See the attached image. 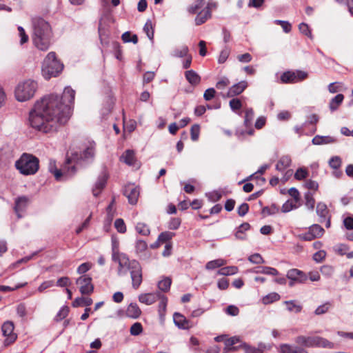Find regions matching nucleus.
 Returning <instances> with one entry per match:
<instances>
[{"label":"nucleus","instance_id":"nucleus-26","mask_svg":"<svg viewBox=\"0 0 353 353\" xmlns=\"http://www.w3.org/2000/svg\"><path fill=\"white\" fill-rule=\"evenodd\" d=\"M141 313V311L137 303H130L126 310V315L132 319H137Z\"/></svg>","mask_w":353,"mask_h":353},{"label":"nucleus","instance_id":"nucleus-25","mask_svg":"<svg viewBox=\"0 0 353 353\" xmlns=\"http://www.w3.org/2000/svg\"><path fill=\"white\" fill-rule=\"evenodd\" d=\"M250 228L248 223L241 224L236 230L234 233L235 238L239 240H245L246 239L245 232Z\"/></svg>","mask_w":353,"mask_h":353},{"label":"nucleus","instance_id":"nucleus-34","mask_svg":"<svg viewBox=\"0 0 353 353\" xmlns=\"http://www.w3.org/2000/svg\"><path fill=\"white\" fill-rule=\"evenodd\" d=\"M92 303V299L89 297H78L72 302V306L74 307L79 306H90Z\"/></svg>","mask_w":353,"mask_h":353},{"label":"nucleus","instance_id":"nucleus-15","mask_svg":"<svg viewBox=\"0 0 353 353\" xmlns=\"http://www.w3.org/2000/svg\"><path fill=\"white\" fill-rule=\"evenodd\" d=\"M280 353H308L307 351L302 347L293 345L288 343L280 345Z\"/></svg>","mask_w":353,"mask_h":353},{"label":"nucleus","instance_id":"nucleus-24","mask_svg":"<svg viewBox=\"0 0 353 353\" xmlns=\"http://www.w3.org/2000/svg\"><path fill=\"white\" fill-rule=\"evenodd\" d=\"M120 160L128 165H134L136 161L135 154L132 150H127L120 157Z\"/></svg>","mask_w":353,"mask_h":353},{"label":"nucleus","instance_id":"nucleus-40","mask_svg":"<svg viewBox=\"0 0 353 353\" xmlns=\"http://www.w3.org/2000/svg\"><path fill=\"white\" fill-rule=\"evenodd\" d=\"M188 51H189V50H188V46H183L180 47L179 48L175 49L172 52V55L175 57L181 58V57H187Z\"/></svg>","mask_w":353,"mask_h":353},{"label":"nucleus","instance_id":"nucleus-56","mask_svg":"<svg viewBox=\"0 0 353 353\" xmlns=\"http://www.w3.org/2000/svg\"><path fill=\"white\" fill-rule=\"evenodd\" d=\"M248 260L251 263H254V264H261V263H265V261H264L263 259L262 258V256L259 254H257V253L251 255L248 258Z\"/></svg>","mask_w":353,"mask_h":353},{"label":"nucleus","instance_id":"nucleus-37","mask_svg":"<svg viewBox=\"0 0 353 353\" xmlns=\"http://www.w3.org/2000/svg\"><path fill=\"white\" fill-rule=\"evenodd\" d=\"M309 230L315 239L322 236L324 234L323 228L318 224H314L310 226Z\"/></svg>","mask_w":353,"mask_h":353},{"label":"nucleus","instance_id":"nucleus-16","mask_svg":"<svg viewBox=\"0 0 353 353\" xmlns=\"http://www.w3.org/2000/svg\"><path fill=\"white\" fill-rule=\"evenodd\" d=\"M337 142L336 138L332 136H320L316 135L312 140L314 145H327L332 144Z\"/></svg>","mask_w":353,"mask_h":353},{"label":"nucleus","instance_id":"nucleus-35","mask_svg":"<svg viewBox=\"0 0 353 353\" xmlns=\"http://www.w3.org/2000/svg\"><path fill=\"white\" fill-rule=\"evenodd\" d=\"M226 261L223 259H218L208 262L205 265L207 270H214L216 268H220L226 264Z\"/></svg>","mask_w":353,"mask_h":353},{"label":"nucleus","instance_id":"nucleus-55","mask_svg":"<svg viewBox=\"0 0 353 353\" xmlns=\"http://www.w3.org/2000/svg\"><path fill=\"white\" fill-rule=\"evenodd\" d=\"M148 248V245L145 241L143 240H138L136 242L135 249L137 253L144 252Z\"/></svg>","mask_w":353,"mask_h":353},{"label":"nucleus","instance_id":"nucleus-29","mask_svg":"<svg viewBox=\"0 0 353 353\" xmlns=\"http://www.w3.org/2000/svg\"><path fill=\"white\" fill-rule=\"evenodd\" d=\"M240 346L246 353H263L265 349V345L262 343H260L258 347H252L246 343H242Z\"/></svg>","mask_w":353,"mask_h":353},{"label":"nucleus","instance_id":"nucleus-21","mask_svg":"<svg viewBox=\"0 0 353 353\" xmlns=\"http://www.w3.org/2000/svg\"><path fill=\"white\" fill-rule=\"evenodd\" d=\"M240 341H241L240 339L238 336H233L230 339H228L225 341V347L223 349V352L225 353H228L230 352H234V351L237 350L238 348L241 346L240 345L239 346H234V345L235 344H236L237 343H239Z\"/></svg>","mask_w":353,"mask_h":353},{"label":"nucleus","instance_id":"nucleus-1","mask_svg":"<svg viewBox=\"0 0 353 353\" xmlns=\"http://www.w3.org/2000/svg\"><path fill=\"white\" fill-rule=\"evenodd\" d=\"M74 97L75 91L70 87L65 88L61 98L57 94L45 96L30 111L29 125L43 133L57 131L69 119Z\"/></svg>","mask_w":353,"mask_h":353},{"label":"nucleus","instance_id":"nucleus-61","mask_svg":"<svg viewBox=\"0 0 353 353\" xmlns=\"http://www.w3.org/2000/svg\"><path fill=\"white\" fill-rule=\"evenodd\" d=\"M230 106L234 111L240 110L242 107V103L239 99H232L230 101Z\"/></svg>","mask_w":353,"mask_h":353},{"label":"nucleus","instance_id":"nucleus-45","mask_svg":"<svg viewBox=\"0 0 353 353\" xmlns=\"http://www.w3.org/2000/svg\"><path fill=\"white\" fill-rule=\"evenodd\" d=\"M174 236V233L171 232H161L157 240L161 243H166L167 241L172 239V238Z\"/></svg>","mask_w":353,"mask_h":353},{"label":"nucleus","instance_id":"nucleus-43","mask_svg":"<svg viewBox=\"0 0 353 353\" xmlns=\"http://www.w3.org/2000/svg\"><path fill=\"white\" fill-rule=\"evenodd\" d=\"M305 206L310 210H312L314 208L315 200L313 195L307 192L305 194Z\"/></svg>","mask_w":353,"mask_h":353},{"label":"nucleus","instance_id":"nucleus-46","mask_svg":"<svg viewBox=\"0 0 353 353\" xmlns=\"http://www.w3.org/2000/svg\"><path fill=\"white\" fill-rule=\"evenodd\" d=\"M200 134V126L198 124H194L191 127L190 134L191 139L193 141H196L199 139Z\"/></svg>","mask_w":353,"mask_h":353},{"label":"nucleus","instance_id":"nucleus-33","mask_svg":"<svg viewBox=\"0 0 353 353\" xmlns=\"http://www.w3.org/2000/svg\"><path fill=\"white\" fill-rule=\"evenodd\" d=\"M295 342L305 347H312L313 336H299L295 339Z\"/></svg>","mask_w":353,"mask_h":353},{"label":"nucleus","instance_id":"nucleus-53","mask_svg":"<svg viewBox=\"0 0 353 353\" xmlns=\"http://www.w3.org/2000/svg\"><path fill=\"white\" fill-rule=\"evenodd\" d=\"M295 208H296L295 203L292 201L288 200L282 205L281 211L286 213Z\"/></svg>","mask_w":353,"mask_h":353},{"label":"nucleus","instance_id":"nucleus-19","mask_svg":"<svg viewBox=\"0 0 353 353\" xmlns=\"http://www.w3.org/2000/svg\"><path fill=\"white\" fill-rule=\"evenodd\" d=\"M286 276L292 281H296L299 283H302L306 279V276L303 272L297 269H291L288 271Z\"/></svg>","mask_w":353,"mask_h":353},{"label":"nucleus","instance_id":"nucleus-64","mask_svg":"<svg viewBox=\"0 0 353 353\" xmlns=\"http://www.w3.org/2000/svg\"><path fill=\"white\" fill-rule=\"evenodd\" d=\"M321 272L326 276H331L334 273V269L330 265H323L321 268Z\"/></svg>","mask_w":353,"mask_h":353},{"label":"nucleus","instance_id":"nucleus-7","mask_svg":"<svg viewBox=\"0 0 353 353\" xmlns=\"http://www.w3.org/2000/svg\"><path fill=\"white\" fill-rule=\"evenodd\" d=\"M63 65L57 59L54 52H49L43 62L42 73L45 79L57 77L63 70Z\"/></svg>","mask_w":353,"mask_h":353},{"label":"nucleus","instance_id":"nucleus-5","mask_svg":"<svg viewBox=\"0 0 353 353\" xmlns=\"http://www.w3.org/2000/svg\"><path fill=\"white\" fill-rule=\"evenodd\" d=\"M215 7L216 5L214 3L205 4L204 0H197L188 8V12L192 14H196L194 19L195 25L201 26L212 17V10Z\"/></svg>","mask_w":353,"mask_h":353},{"label":"nucleus","instance_id":"nucleus-58","mask_svg":"<svg viewBox=\"0 0 353 353\" xmlns=\"http://www.w3.org/2000/svg\"><path fill=\"white\" fill-rule=\"evenodd\" d=\"M19 36L20 37V44L23 45L28 41V36L26 34L25 30L21 27H18Z\"/></svg>","mask_w":353,"mask_h":353},{"label":"nucleus","instance_id":"nucleus-23","mask_svg":"<svg viewBox=\"0 0 353 353\" xmlns=\"http://www.w3.org/2000/svg\"><path fill=\"white\" fill-rule=\"evenodd\" d=\"M316 212L319 216V221L323 223L328 217L329 210L327 205L323 203H319L316 205Z\"/></svg>","mask_w":353,"mask_h":353},{"label":"nucleus","instance_id":"nucleus-30","mask_svg":"<svg viewBox=\"0 0 353 353\" xmlns=\"http://www.w3.org/2000/svg\"><path fill=\"white\" fill-rule=\"evenodd\" d=\"M291 159L289 156L282 157L276 165L278 171L283 172L290 165Z\"/></svg>","mask_w":353,"mask_h":353},{"label":"nucleus","instance_id":"nucleus-48","mask_svg":"<svg viewBox=\"0 0 353 353\" xmlns=\"http://www.w3.org/2000/svg\"><path fill=\"white\" fill-rule=\"evenodd\" d=\"M130 334L132 336H138L143 332V327L140 323H134L130 327Z\"/></svg>","mask_w":353,"mask_h":353},{"label":"nucleus","instance_id":"nucleus-11","mask_svg":"<svg viewBox=\"0 0 353 353\" xmlns=\"http://www.w3.org/2000/svg\"><path fill=\"white\" fill-rule=\"evenodd\" d=\"M14 323L12 321L5 322L1 327L3 335L6 337L5 343L9 345L14 342L17 339V335L13 332Z\"/></svg>","mask_w":353,"mask_h":353},{"label":"nucleus","instance_id":"nucleus-20","mask_svg":"<svg viewBox=\"0 0 353 353\" xmlns=\"http://www.w3.org/2000/svg\"><path fill=\"white\" fill-rule=\"evenodd\" d=\"M319 347L324 348L332 349L334 348V345L333 343L329 341L326 339L321 336H313L312 347Z\"/></svg>","mask_w":353,"mask_h":353},{"label":"nucleus","instance_id":"nucleus-32","mask_svg":"<svg viewBox=\"0 0 353 353\" xmlns=\"http://www.w3.org/2000/svg\"><path fill=\"white\" fill-rule=\"evenodd\" d=\"M283 303L287 306V310L290 312L299 313L302 310V305L296 301H285Z\"/></svg>","mask_w":353,"mask_h":353},{"label":"nucleus","instance_id":"nucleus-14","mask_svg":"<svg viewBox=\"0 0 353 353\" xmlns=\"http://www.w3.org/2000/svg\"><path fill=\"white\" fill-rule=\"evenodd\" d=\"M248 87V82L246 81H241L232 87L228 91L227 96L228 97H233L234 96L241 94Z\"/></svg>","mask_w":353,"mask_h":353},{"label":"nucleus","instance_id":"nucleus-57","mask_svg":"<svg viewBox=\"0 0 353 353\" xmlns=\"http://www.w3.org/2000/svg\"><path fill=\"white\" fill-rule=\"evenodd\" d=\"M92 265L89 262L83 263L81 264L77 268V273L79 274H82L88 272L91 268Z\"/></svg>","mask_w":353,"mask_h":353},{"label":"nucleus","instance_id":"nucleus-41","mask_svg":"<svg viewBox=\"0 0 353 353\" xmlns=\"http://www.w3.org/2000/svg\"><path fill=\"white\" fill-rule=\"evenodd\" d=\"M137 232L143 236H148L150 234V229L148 226L143 223H138L136 225Z\"/></svg>","mask_w":353,"mask_h":353},{"label":"nucleus","instance_id":"nucleus-49","mask_svg":"<svg viewBox=\"0 0 353 353\" xmlns=\"http://www.w3.org/2000/svg\"><path fill=\"white\" fill-rule=\"evenodd\" d=\"M206 195L211 201L216 202L222 197V192L219 190H214L207 193Z\"/></svg>","mask_w":353,"mask_h":353},{"label":"nucleus","instance_id":"nucleus-8","mask_svg":"<svg viewBox=\"0 0 353 353\" xmlns=\"http://www.w3.org/2000/svg\"><path fill=\"white\" fill-rule=\"evenodd\" d=\"M37 89V83L31 79L19 82L14 90L15 97L17 101L23 102L32 98Z\"/></svg>","mask_w":353,"mask_h":353},{"label":"nucleus","instance_id":"nucleus-52","mask_svg":"<svg viewBox=\"0 0 353 353\" xmlns=\"http://www.w3.org/2000/svg\"><path fill=\"white\" fill-rule=\"evenodd\" d=\"M69 312V308L67 306L62 307L57 314L55 316V319L57 321H61L64 318H65Z\"/></svg>","mask_w":353,"mask_h":353},{"label":"nucleus","instance_id":"nucleus-28","mask_svg":"<svg viewBox=\"0 0 353 353\" xmlns=\"http://www.w3.org/2000/svg\"><path fill=\"white\" fill-rule=\"evenodd\" d=\"M187 81L192 85H197L201 81L200 76L194 70H190L185 72Z\"/></svg>","mask_w":353,"mask_h":353},{"label":"nucleus","instance_id":"nucleus-2","mask_svg":"<svg viewBox=\"0 0 353 353\" xmlns=\"http://www.w3.org/2000/svg\"><path fill=\"white\" fill-rule=\"evenodd\" d=\"M94 151V144L89 143L82 150H72L70 154H68L65 163L61 169H58L56 161L50 159L48 163V170L53 174L57 181L67 179L75 174L77 165H81L83 161L93 159Z\"/></svg>","mask_w":353,"mask_h":353},{"label":"nucleus","instance_id":"nucleus-39","mask_svg":"<svg viewBox=\"0 0 353 353\" xmlns=\"http://www.w3.org/2000/svg\"><path fill=\"white\" fill-rule=\"evenodd\" d=\"M280 295L276 292H272L263 298V303L265 305L272 303L280 299Z\"/></svg>","mask_w":353,"mask_h":353},{"label":"nucleus","instance_id":"nucleus-42","mask_svg":"<svg viewBox=\"0 0 353 353\" xmlns=\"http://www.w3.org/2000/svg\"><path fill=\"white\" fill-rule=\"evenodd\" d=\"M171 283L172 281L170 278H165L159 282L158 288L163 292H167L170 290Z\"/></svg>","mask_w":353,"mask_h":353},{"label":"nucleus","instance_id":"nucleus-36","mask_svg":"<svg viewBox=\"0 0 353 353\" xmlns=\"http://www.w3.org/2000/svg\"><path fill=\"white\" fill-rule=\"evenodd\" d=\"M238 272L236 266H228L221 268L218 270L217 274L223 276L234 275Z\"/></svg>","mask_w":353,"mask_h":353},{"label":"nucleus","instance_id":"nucleus-59","mask_svg":"<svg viewBox=\"0 0 353 353\" xmlns=\"http://www.w3.org/2000/svg\"><path fill=\"white\" fill-rule=\"evenodd\" d=\"M307 171L304 168H299L294 174V177L297 180H302L307 176Z\"/></svg>","mask_w":353,"mask_h":353},{"label":"nucleus","instance_id":"nucleus-44","mask_svg":"<svg viewBox=\"0 0 353 353\" xmlns=\"http://www.w3.org/2000/svg\"><path fill=\"white\" fill-rule=\"evenodd\" d=\"M143 30L146 33L148 37L150 40H152L153 37H154V30H153L152 23L150 20L147 21V22L145 23V24L143 27Z\"/></svg>","mask_w":353,"mask_h":353},{"label":"nucleus","instance_id":"nucleus-9","mask_svg":"<svg viewBox=\"0 0 353 353\" xmlns=\"http://www.w3.org/2000/svg\"><path fill=\"white\" fill-rule=\"evenodd\" d=\"M307 77V73L301 70H296L295 72H285L281 77V80L283 83H297Z\"/></svg>","mask_w":353,"mask_h":353},{"label":"nucleus","instance_id":"nucleus-13","mask_svg":"<svg viewBox=\"0 0 353 353\" xmlns=\"http://www.w3.org/2000/svg\"><path fill=\"white\" fill-rule=\"evenodd\" d=\"M30 198L27 196H19L15 199L14 211L18 218H21V212L26 210V208L30 203Z\"/></svg>","mask_w":353,"mask_h":353},{"label":"nucleus","instance_id":"nucleus-6","mask_svg":"<svg viewBox=\"0 0 353 353\" xmlns=\"http://www.w3.org/2000/svg\"><path fill=\"white\" fill-rule=\"evenodd\" d=\"M15 167L23 175L35 174L39 168V161L35 156L24 153L15 162Z\"/></svg>","mask_w":353,"mask_h":353},{"label":"nucleus","instance_id":"nucleus-4","mask_svg":"<svg viewBox=\"0 0 353 353\" xmlns=\"http://www.w3.org/2000/svg\"><path fill=\"white\" fill-rule=\"evenodd\" d=\"M33 34L32 41L34 46L40 50L46 51L51 43L52 32L48 21L39 17L32 19Z\"/></svg>","mask_w":353,"mask_h":353},{"label":"nucleus","instance_id":"nucleus-22","mask_svg":"<svg viewBox=\"0 0 353 353\" xmlns=\"http://www.w3.org/2000/svg\"><path fill=\"white\" fill-rule=\"evenodd\" d=\"M107 181V176L105 174L100 176L92 188V194L97 196L104 188Z\"/></svg>","mask_w":353,"mask_h":353},{"label":"nucleus","instance_id":"nucleus-3","mask_svg":"<svg viewBox=\"0 0 353 353\" xmlns=\"http://www.w3.org/2000/svg\"><path fill=\"white\" fill-rule=\"evenodd\" d=\"M112 259L119 263L117 274L119 276H125L130 274L132 285L138 289L143 281L142 268L136 260H130L124 254H114Z\"/></svg>","mask_w":353,"mask_h":353},{"label":"nucleus","instance_id":"nucleus-50","mask_svg":"<svg viewBox=\"0 0 353 353\" xmlns=\"http://www.w3.org/2000/svg\"><path fill=\"white\" fill-rule=\"evenodd\" d=\"M329 165L332 168L336 170L341 165V159L338 156L332 157L329 161Z\"/></svg>","mask_w":353,"mask_h":353},{"label":"nucleus","instance_id":"nucleus-60","mask_svg":"<svg viewBox=\"0 0 353 353\" xmlns=\"http://www.w3.org/2000/svg\"><path fill=\"white\" fill-rule=\"evenodd\" d=\"M230 84L229 79L224 77L221 78L216 84V88L219 90L225 89Z\"/></svg>","mask_w":353,"mask_h":353},{"label":"nucleus","instance_id":"nucleus-27","mask_svg":"<svg viewBox=\"0 0 353 353\" xmlns=\"http://www.w3.org/2000/svg\"><path fill=\"white\" fill-rule=\"evenodd\" d=\"M252 272L256 274H264L272 276H276L279 274V272L277 271L276 269L268 266L256 268L254 270H253Z\"/></svg>","mask_w":353,"mask_h":353},{"label":"nucleus","instance_id":"nucleus-51","mask_svg":"<svg viewBox=\"0 0 353 353\" xmlns=\"http://www.w3.org/2000/svg\"><path fill=\"white\" fill-rule=\"evenodd\" d=\"M299 29L300 32L302 34H303L304 35L308 37L311 39L313 38L311 30H310L309 26H307V24H306L305 23H301L299 26Z\"/></svg>","mask_w":353,"mask_h":353},{"label":"nucleus","instance_id":"nucleus-54","mask_svg":"<svg viewBox=\"0 0 353 353\" xmlns=\"http://www.w3.org/2000/svg\"><path fill=\"white\" fill-rule=\"evenodd\" d=\"M114 226L117 231L120 233H124L126 231L125 224L123 219H117L114 222Z\"/></svg>","mask_w":353,"mask_h":353},{"label":"nucleus","instance_id":"nucleus-38","mask_svg":"<svg viewBox=\"0 0 353 353\" xmlns=\"http://www.w3.org/2000/svg\"><path fill=\"white\" fill-rule=\"evenodd\" d=\"M254 113L252 108H248L245 110L244 124L245 127L250 128L252 125Z\"/></svg>","mask_w":353,"mask_h":353},{"label":"nucleus","instance_id":"nucleus-12","mask_svg":"<svg viewBox=\"0 0 353 353\" xmlns=\"http://www.w3.org/2000/svg\"><path fill=\"white\" fill-rule=\"evenodd\" d=\"M139 192V187L134 184H128L124 188V195L128 198L129 203L132 205L137 203Z\"/></svg>","mask_w":353,"mask_h":353},{"label":"nucleus","instance_id":"nucleus-17","mask_svg":"<svg viewBox=\"0 0 353 353\" xmlns=\"http://www.w3.org/2000/svg\"><path fill=\"white\" fill-rule=\"evenodd\" d=\"M174 324L179 329L187 330L190 327V322L187 319L179 312H175L173 315Z\"/></svg>","mask_w":353,"mask_h":353},{"label":"nucleus","instance_id":"nucleus-10","mask_svg":"<svg viewBox=\"0 0 353 353\" xmlns=\"http://www.w3.org/2000/svg\"><path fill=\"white\" fill-rule=\"evenodd\" d=\"M80 286V292L82 294H90L93 292L94 286L92 284V278L88 275H83L78 278L76 281Z\"/></svg>","mask_w":353,"mask_h":353},{"label":"nucleus","instance_id":"nucleus-63","mask_svg":"<svg viewBox=\"0 0 353 353\" xmlns=\"http://www.w3.org/2000/svg\"><path fill=\"white\" fill-rule=\"evenodd\" d=\"M225 312L228 315L235 316L239 314V309L236 306L231 305L227 307L225 309Z\"/></svg>","mask_w":353,"mask_h":353},{"label":"nucleus","instance_id":"nucleus-18","mask_svg":"<svg viewBox=\"0 0 353 353\" xmlns=\"http://www.w3.org/2000/svg\"><path fill=\"white\" fill-rule=\"evenodd\" d=\"M159 297V292L146 293L140 294L139 296V301L142 303H145L146 305H151L156 302Z\"/></svg>","mask_w":353,"mask_h":353},{"label":"nucleus","instance_id":"nucleus-47","mask_svg":"<svg viewBox=\"0 0 353 353\" xmlns=\"http://www.w3.org/2000/svg\"><path fill=\"white\" fill-rule=\"evenodd\" d=\"M230 53V50L228 47L223 48L219 56L218 62L219 63H223L226 61Z\"/></svg>","mask_w":353,"mask_h":353},{"label":"nucleus","instance_id":"nucleus-62","mask_svg":"<svg viewBox=\"0 0 353 353\" xmlns=\"http://www.w3.org/2000/svg\"><path fill=\"white\" fill-rule=\"evenodd\" d=\"M334 250L340 255H345L346 252L349 250V248L347 245L339 244L335 246Z\"/></svg>","mask_w":353,"mask_h":353},{"label":"nucleus","instance_id":"nucleus-31","mask_svg":"<svg viewBox=\"0 0 353 353\" xmlns=\"http://www.w3.org/2000/svg\"><path fill=\"white\" fill-rule=\"evenodd\" d=\"M344 99V96L342 94H338L334 98H332L330 102L329 108L332 112H334L338 109L339 105L342 103Z\"/></svg>","mask_w":353,"mask_h":353}]
</instances>
